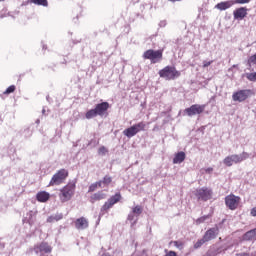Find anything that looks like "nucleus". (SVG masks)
<instances>
[{"label":"nucleus","mask_w":256,"mask_h":256,"mask_svg":"<svg viewBox=\"0 0 256 256\" xmlns=\"http://www.w3.org/2000/svg\"><path fill=\"white\" fill-rule=\"evenodd\" d=\"M110 107L109 102L96 104L94 109H90L86 112L85 117L86 119H95L97 116L104 117V115H107V111H109Z\"/></svg>","instance_id":"1"},{"label":"nucleus","mask_w":256,"mask_h":256,"mask_svg":"<svg viewBox=\"0 0 256 256\" xmlns=\"http://www.w3.org/2000/svg\"><path fill=\"white\" fill-rule=\"evenodd\" d=\"M158 75L165 81H175V79L181 77V72L175 66H166L159 70Z\"/></svg>","instance_id":"2"},{"label":"nucleus","mask_w":256,"mask_h":256,"mask_svg":"<svg viewBox=\"0 0 256 256\" xmlns=\"http://www.w3.org/2000/svg\"><path fill=\"white\" fill-rule=\"evenodd\" d=\"M75 187V183H68L60 189L59 199L61 203H67V201H71V199H73V195H75Z\"/></svg>","instance_id":"3"},{"label":"nucleus","mask_w":256,"mask_h":256,"mask_svg":"<svg viewBox=\"0 0 256 256\" xmlns=\"http://www.w3.org/2000/svg\"><path fill=\"white\" fill-rule=\"evenodd\" d=\"M69 177V171L67 169L58 170L51 178L48 187H55V185H62Z\"/></svg>","instance_id":"4"},{"label":"nucleus","mask_w":256,"mask_h":256,"mask_svg":"<svg viewBox=\"0 0 256 256\" xmlns=\"http://www.w3.org/2000/svg\"><path fill=\"white\" fill-rule=\"evenodd\" d=\"M249 159V153L242 152L241 154H233L230 156H227L224 158L223 163L226 165V167H233V163H242V161H245Z\"/></svg>","instance_id":"5"},{"label":"nucleus","mask_w":256,"mask_h":256,"mask_svg":"<svg viewBox=\"0 0 256 256\" xmlns=\"http://www.w3.org/2000/svg\"><path fill=\"white\" fill-rule=\"evenodd\" d=\"M143 59H148L152 64L159 63L163 59V50H146L143 53Z\"/></svg>","instance_id":"6"},{"label":"nucleus","mask_w":256,"mask_h":256,"mask_svg":"<svg viewBox=\"0 0 256 256\" xmlns=\"http://www.w3.org/2000/svg\"><path fill=\"white\" fill-rule=\"evenodd\" d=\"M121 201V193H116L115 195L111 196L101 207L100 213L101 215H105V213H109V209H113V206L116 205V203H119Z\"/></svg>","instance_id":"7"},{"label":"nucleus","mask_w":256,"mask_h":256,"mask_svg":"<svg viewBox=\"0 0 256 256\" xmlns=\"http://www.w3.org/2000/svg\"><path fill=\"white\" fill-rule=\"evenodd\" d=\"M225 205L230 211H235L239 209V205H241V197L236 196L235 194H229L224 199Z\"/></svg>","instance_id":"8"},{"label":"nucleus","mask_w":256,"mask_h":256,"mask_svg":"<svg viewBox=\"0 0 256 256\" xmlns=\"http://www.w3.org/2000/svg\"><path fill=\"white\" fill-rule=\"evenodd\" d=\"M195 196L198 201H209L213 199V190L208 187H202L196 190Z\"/></svg>","instance_id":"9"},{"label":"nucleus","mask_w":256,"mask_h":256,"mask_svg":"<svg viewBox=\"0 0 256 256\" xmlns=\"http://www.w3.org/2000/svg\"><path fill=\"white\" fill-rule=\"evenodd\" d=\"M253 95V90L251 89H244L234 92L232 95L233 101H238L239 103H243V101H247L249 97Z\"/></svg>","instance_id":"10"},{"label":"nucleus","mask_w":256,"mask_h":256,"mask_svg":"<svg viewBox=\"0 0 256 256\" xmlns=\"http://www.w3.org/2000/svg\"><path fill=\"white\" fill-rule=\"evenodd\" d=\"M205 111V105L201 104H193L189 108L184 110V113L188 115V117H193L195 115H201Z\"/></svg>","instance_id":"11"},{"label":"nucleus","mask_w":256,"mask_h":256,"mask_svg":"<svg viewBox=\"0 0 256 256\" xmlns=\"http://www.w3.org/2000/svg\"><path fill=\"white\" fill-rule=\"evenodd\" d=\"M217 235H219V228L214 227V228L208 229L203 235V238H204V241H206V243H209V241H213V239H217Z\"/></svg>","instance_id":"12"},{"label":"nucleus","mask_w":256,"mask_h":256,"mask_svg":"<svg viewBox=\"0 0 256 256\" xmlns=\"http://www.w3.org/2000/svg\"><path fill=\"white\" fill-rule=\"evenodd\" d=\"M74 225L79 231H83V229H87V227H89V220L85 217H80L76 219Z\"/></svg>","instance_id":"13"},{"label":"nucleus","mask_w":256,"mask_h":256,"mask_svg":"<svg viewBox=\"0 0 256 256\" xmlns=\"http://www.w3.org/2000/svg\"><path fill=\"white\" fill-rule=\"evenodd\" d=\"M234 19H239L240 21L247 17V8L240 7L233 11Z\"/></svg>","instance_id":"14"},{"label":"nucleus","mask_w":256,"mask_h":256,"mask_svg":"<svg viewBox=\"0 0 256 256\" xmlns=\"http://www.w3.org/2000/svg\"><path fill=\"white\" fill-rule=\"evenodd\" d=\"M233 5H235V2H233V0H228L216 4L215 8L219 9V11H227V9H231Z\"/></svg>","instance_id":"15"},{"label":"nucleus","mask_w":256,"mask_h":256,"mask_svg":"<svg viewBox=\"0 0 256 256\" xmlns=\"http://www.w3.org/2000/svg\"><path fill=\"white\" fill-rule=\"evenodd\" d=\"M103 199H107V194L103 193V191H98L90 196V203H97V201H103Z\"/></svg>","instance_id":"16"},{"label":"nucleus","mask_w":256,"mask_h":256,"mask_svg":"<svg viewBox=\"0 0 256 256\" xmlns=\"http://www.w3.org/2000/svg\"><path fill=\"white\" fill-rule=\"evenodd\" d=\"M36 253H51V246L47 242H41L39 245L35 246Z\"/></svg>","instance_id":"17"},{"label":"nucleus","mask_w":256,"mask_h":256,"mask_svg":"<svg viewBox=\"0 0 256 256\" xmlns=\"http://www.w3.org/2000/svg\"><path fill=\"white\" fill-rule=\"evenodd\" d=\"M51 198V195L48 192L40 191L36 194V199L39 203H47V201Z\"/></svg>","instance_id":"18"},{"label":"nucleus","mask_w":256,"mask_h":256,"mask_svg":"<svg viewBox=\"0 0 256 256\" xmlns=\"http://www.w3.org/2000/svg\"><path fill=\"white\" fill-rule=\"evenodd\" d=\"M186 157H187V155L183 151L176 153L173 158L174 165L183 163V161H185Z\"/></svg>","instance_id":"19"},{"label":"nucleus","mask_w":256,"mask_h":256,"mask_svg":"<svg viewBox=\"0 0 256 256\" xmlns=\"http://www.w3.org/2000/svg\"><path fill=\"white\" fill-rule=\"evenodd\" d=\"M137 133V128H135L134 125L123 131V135H125V137H128L129 139H131V137H135Z\"/></svg>","instance_id":"20"},{"label":"nucleus","mask_w":256,"mask_h":256,"mask_svg":"<svg viewBox=\"0 0 256 256\" xmlns=\"http://www.w3.org/2000/svg\"><path fill=\"white\" fill-rule=\"evenodd\" d=\"M256 237V228L246 232L243 236L244 241H253Z\"/></svg>","instance_id":"21"},{"label":"nucleus","mask_w":256,"mask_h":256,"mask_svg":"<svg viewBox=\"0 0 256 256\" xmlns=\"http://www.w3.org/2000/svg\"><path fill=\"white\" fill-rule=\"evenodd\" d=\"M99 182L101 183V187H109L110 183H113V177L105 175Z\"/></svg>","instance_id":"22"},{"label":"nucleus","mask_w":256,"mask_h":256,"mask_svg":"<svg viewBox=\"0 0 256 256\" xmlns=\"http://www.w3.org/2000/svg\"><path fill=\"white\" fill-rule=\"evenodd\" d=\"M101 182L97 181L95 183H92L88 188V193H93L94 191H97V189H101Z\"/></svg>","instance_id":"23"},{"label":"nucleus","mask_w":256,"mask_h":256,"mask_svg":"<svg viewBox=\"0 0 256 256\" xmlns=\"http://www.w3.org/2000/svg\"><path fill=\"white\" fill-rule=\"evenodd\" d=\"M134 127L137 133H140V131H145V128L147 127V125L145 124V122H139L137 124H134Z\"/></svg>","instance_id":"24"},{"label":"nucleus","mask_w":256,"mask_h":256,"mask_svg":"<svg viewBox=\"0 0 256 256\" xmlns=\"http://www.w3.org/2000/svg\"><path fill=\"white\" fill-rule=\"evenodd\" d=\"M31 3H34V5H41L42 7H47L49 5L47 0H31Z\"/></svg>","instance_id":"25"},{"label":"nucleus","mask_w":256,"mask_h":256,"mask_svg":"<svg viewBox=\"0 0 256 256\" xmlns=\"http://www.w3.org/2000/svg\"><path fill=\"white\" fill-rule=\"evenodd\" d=\"M206 240L204 237H202V239L198 240L195 244H194V249H200V247H203V245H205Z\"/></svg>","instance_id":"26"},{"label":"nucleus","mask_w":256,"mask_h":256,"mask_svg":"<svg viewBox=\"0 0 256 256\" xmlns=\"http://www.w3.org/2000/svg\"><path fill=\"white\" fill-rule=\"evenodd\" d=\"M246 79H248V81H252V83H255V81H256V72L247 73L246 74Z\"/></svg>","instance_id":"27"},{"label":"nucleus","mask_w":256,"mask_h":256,"mask_svg":"<svg viewBox=\"0 0 256 256\" xmlns=\"http://www.w3.org/2000/svg\"><path fill=\"white\" fill-rule=\"evenodd\" d=\"M63 219V216H50L47 218V223H53L54 221H60Z\"/></svg>","instance_id":"28"},{"label":"nucleus","mask_w":256,"mask_h":256,"mask_svg":"<svg viewBox=\"0 0 256 256\" xmlns=\"http://www.w3.org/2000/svg\"><path fill=\"white\" fill-rule=\"evenodd\" d=\"M210 217L211 215L202 216L196 220V224L201 225V223H205V221H207V219H209Z\"/></svg>","instance_id":"29"},{"label":"nucleus","mask_w":256,"mask_h":256,"mask_svg":"<svg viewBox=\"0 0 256 256\" xmlns=\"http://www.w3.org/2000/svg\"><path fill=\"white\" fill-rule=\"evenodd\" d=\"M15 85H11L9 86L5 91H4V95H11V93H15Z\"/></svg>","instance_id":"30"},{"label":"nucleus","mask_w":256,"mask_h":256,"mask_svg":"<svg viewBox=\"0 0 256 256\" xmlns=\"http://www.w3.org/2000/svg\"><path fill=\"white\" fill-rule=\"evenodd\" d=\"M107 153H109V150L105 146H101L98 149V155H107Z\"/></svg>","instance_id":"31"},{"label":"nucleus","mask_w":256,"mask_h":256,"mask_svg":"<svg viewBox=\"0 0 256 256\" xmlns=\"http://www.w3.org/2000/svg\"><path fill=\"white\" fill-rule=\"evenodd\" d=\"M248 65L249 67H251V65H256V54L248 58Z\"/></svg>","instance_id":"32"},{"label":"nucleus","mask_w":256,"mask_h":256,"mask_svg":"<svg viewBox=\"0 0 256 256\" xmlns=\"http://www.w3.org/2000/svg\"><path fill=\"white\" fill-rule=\"evenodd\" d=\"M132 211L135 215H141L143 213V208L138 205L134 207Z\"/></svg>","instance_id":"33"},{"label":"nucleus","mask_w":256,"mask_h":256,"mask_svg":"<svg viewBox=\"0 0 256 256\" xmlns=\"http://www.w3.org/2000/svg\"><path fill=\"white\" fill-rule=\"evenodd\" d=\"M251 0H233L234 5H245V3H250Z\"/></svg>","instance_id":"34"},{"label":"nucleus","mask_w":256,"mask_h":256,"mask_svg":"<svg viewBox=\"0 0 256 256\" xmlns=\"http://www.w3.org/2000/svg\"><path fill=\"white\" fill-rule=\"evenodd\" d=\"M213 64V60L211 61H203V69H207V67H209L210 65Z\"/></svg>","instance_id":"35"},{"label":"nucleus","mask_w":256,"mask_h":256,"mask_svg":"<svg viewBox=\"0 0 256 256\" xmlns=\"http://www.w3.org/2000/svg\"><path fill=\"white\" fill-rule=\"evenodd\" d=\"M165 256H177V252L175 251H167L165 250Z\"/></svg>","instance_id":"36"},{"label":"nucleus","mask_w":256,"mask_h":256,"mask_svg":"<svg viewBox=\"0 0 256 256\" xmlns=\"http://www.w3.org/2000/svg\"><path fill=\"white\" fill-rule=\"evenodd\" d=\"M173 244L175 245V247H177L179 249V247H181L183 245V242L174 241Z\"/></svg>","instance_id":"37"},{"label":"nucleus","mask_w":256,"mask_h":256,"mask_svg":"<svg viewBox=\"0 0 256 256\" xmlns=\"http://www.w3.org/2000/svg\"><path fill=\"white\" fill-rule=\"evenodd\" d=\"M250 214L252 215V217H256V207L251 209Z\"/></svg>","instance_id":"38"},{"label":"nucleus","mask_w":256,"mask_h":256,"mask_svg":"<svg viewBox=\"0 0 256 256\" xmlns=\"http://www.w3.org/2000/svg\"><path fill=\"white\" fill-rule=\"evenodd\" d=\"M236 256H251V255H249V253L243 252V253L236 254Z\"/></svg>","instance_id":"39"},{"label":"nucleus","mask_w":256,"mask_h":256,"mask_svg":"<svg viewBox=\"0 0 256 256\" xmlns=\"http://www.w3.org/2000/svg\"><path fill=\"white\" fill-rule=\"evenodd\" d=\"M206 173H213V168H211V167H210V168H207V169H206Z\"/></svg>","instance_id":"40"},{"label":"nucleus","mask_w":256,"mask_h":256,"mask_svg":"<svg viewBox=\"0 0 256 256\" xmlns=\"http://www.w3.org/2000/svg\"><path fill=\"white\" fill-rule=\"evenodd\" d=\"M101 256H111L109 253H103Z\"/></svg>","instance_id":"41"}]
</instances>
